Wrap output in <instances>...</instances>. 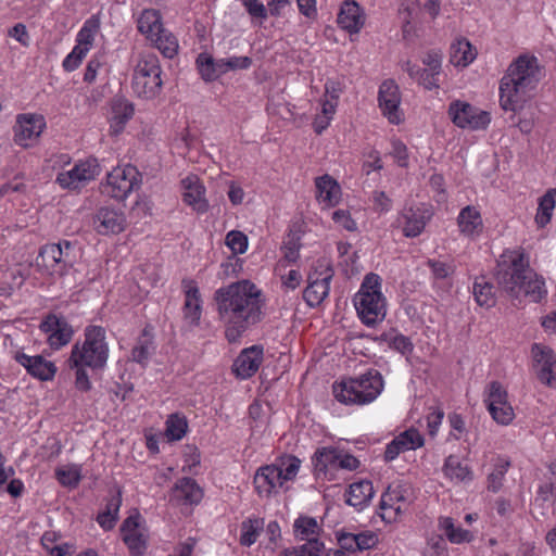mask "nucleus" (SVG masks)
<instances>
[{
	"mask_svg": "<svg viewBox=\"0 0 556 556\" xmlns=\"http://www.w3.org/2000/svg\"><path fill=\"white\" fill-rule=\"evenodd\" d=\"M214 300L218 318L225 325L229 343L239 342L242 336L264 317L262 291L251 281L241 280L215 291Z\"/></svg>",
	"mask_w": 556,
	"mask_h": 556,
	"instance_id": "f257e3e1",
	"label": "nucleus"
},
{
	"mask_svg": "<svg viewBox=\"0 0 556 556\" xmlns=\"http://www.w3.org/2000/svg\"><path fill=\"white\" fill-rule=\"evenodd\" d=\"M539 66L534 56H519L509 65L500 84V104L505 111L517 112L539 83Z\"/></svg>",
	"mask_w": 556,
	"mask_h": 556,
	"instance_id": "f03ea898",
	"label": "nucleus"
},
{
	"mask_svg": "<svg viewBox=\"0 0 556 556\" xmlns=\"http://www.w3.org/2000/svg\"><path fill=\"white\" fill-rule=\"evenodd\" d=\"M383 379L376 369H369L357 378L342 380L333 386L334 397L344 404H367L382 391Z\"/></svg>",
	"mask_w": 556,
	"mask_h": 556,
	"instance_id": "7ed1b4c3",
	"label": "nucleus"
},
{
	"mask_svg": "<svg viewBox=\"0 0 556 556\" xmlns=\"http://www.w3.org/2000/svg\"><path fill=\"white\" fill-rule=\"evenodd\" d=\"M494 277L502 290L518 298L523 279L532 277V268L523 252L505 251L497 261Z\"/></svg>",
	"mask_w": 556,
	"mask_h": 556,
	"instance_id": "20e7f679",
	"label": "nucleus"
},
{
	"mask_svg": "<svg viewBox=\"0 0 556 556\" xmlns=\"http://www.w3.org/2000/svg\"><path fill=\"white\" fill-rule=\"evenodd\" d=\"M109 357V346L105 342V329L101 326H89L85 330V341L80 346L76 343L70 356L72 367L79 365L92 369H102Z\"/></svg>",
	"mask_w": 556,
	"mask_h": 556,
	"instance_id": "39448f33",
	"label": "nucleus"
},
{
	"mask_svg": "<svg viewBox=\"0 0 556 556\" xmlns=\"http://www.w3.org/2000/svg\"><path fill=\"white\" fill-rule=\"evenodd\" d=\"M380 286V277L370 273L365 276L359 291L354 296L357 314L367 326L376 325L386 316V300Z\"/></svg>",
	"mask_w": 556,
	"mask_h": 556,
	"instance_id": "423d86ee",
	"label": "nucleus"
},
{
	"mask_svg": "<svg viewBox=\"0 0 556 556\" xmlns=\"http://www.w3.org/2000/svg\"><path fill=\"white\" fill-rule=\"evenodd\" d=\"M162 68L156 54L143 52L135 66L131 87L134 92L142 99L156 98L163 86Z\"/></svg>",
	"mask_w": 556,
	"mask_h": 556,
	"instance_id": "0eeeda50",
	"label": "nucleus"
},
{
	"mask_svg": "<svg viewBox=\"0 0 556 556\" xmlns=\"http://www.w3.org/2000/svg\"><path fill=\"white\" fill-rule=\"evenodd\" d=\"M333 269L325 258L318 260L313 273L308 274V285L303 291V299L311 307L318 306L328 295Z\"/></svg>",
	"mask_w": 556,
	"mask_h": 556,
	"instance_id": "6e6552de",
	"label": "nucleus"
},
{
	"mask_svg": "<svg viewBox=\"0 0 556 556\" xmlns=\"http://www.w3.org/2000/svg\"><path fill=\"white\" fill-rule=\"evenodd\" d=\"M72 249L73 244L68 240L46 244L40 249L36 264L49 275H62L65 268L72 265Z\"/></svg>",
	"mask_w": 556,
	"mask_h": 556,
	"instance_id": "1a4fd4ad",
	"label": "nucleus"
},
{
	"mask_svg": "<svg viewBox=\"0 0 556 556\" xmlns=\"http://www.w3.org/2000/svg\"><path fill=\"white\" fill-rule=\"evenodd\" d=\"M447 113L453 124L459 128L484 129L491 122L488 112L460 100L451 102Z\"/></svg>",
	"mask_w": 556,
	"mask_h": 556,
	"instance_id": "9d476101",
	"label": "nucleus"
},
{
	"mask_svg": "<svg viewBox=\"0 0 556 556\" xmlns=\"http://www.w3.org/2000/svg\"><path fill=\"white\" fill-rule=\"evenodd\" d=\"M138 170L134 166L113 169L106 177V184L102 187V193L116 200H124L136 187L139 186Z\"/></svg>",
	"mask_w": 556,
	"mask_h": 556,
	"instance_id": "9b49d317",
	"label": "nucleus"
},
{
	"mask_svg": "<svg viewBox=\"0 0 556 556\" xmlns=\"http://www.w3.org/2000/svg\"><path fill=\"white\" fill-rule=\"evenodd\" d=\"M100 174V167L97 160H87L76 164L72 169L60 173L56 182L64 189H80L87 182L96 179Z\"/></svg>",
	"mask_w": 556,
	"mask_h": 556,
	"instance_id": "f8f14e48",
	"label": "nucleus"
},
{
	"mask_svg": "<svg viewBox=\"0 0 556 556\" xmlns=\"http://www.w3.org/2000/svg\"><path fill=\"white\" fill-rule=\"evenodd\" d=\"M40 330L49 333L48 342L50 346L58 350L66 345L73 337V328L63 316L49 314L41 321Z\"/></svg>",
	"mask_w": 556,
	"mask_h": 556,
	"instance_id": "ddd939ff",
	"label": "nucleus"
},
{
	"mask_svg": "<svg viewBox=\"0 0 556 556\" xmlns=\"http://www.w3.org/2000/svg\"><path fill=\"white\" fill-rule=\"evenodd\" d=\"M378 101L383 115L389 119L390 123H401L402 114L399 109L401 103V93L399 86L394 80L388 79L381 84L379 88Z\"/></svg>",
	"mask_w": 556,
	"mask_h": 556,
	"instance_id": "4468645a",
	"label": "nucleus"
},
{
	"mask_svg": "<svg viewBox=\"0 0 556 556\" xmlns=\"http://www.w3.org/2000/svg\"><path fill=\"white\" fill-rule=\"evenodd\" d=\"M538 379L549 387H556V356L548 348L534 344L532 348Z\"/></svg>",
	"mask_w": 556,
	"mask_h": 556,
	"instance_id": "2eb2a0df",
	"label": "nucleus"
},
{
	"mask_svg": "<svg viewBox=\"0 0 556 556\" xmlns=\"http://www.w3.org/2000/svg\"><path fill=\"white\" fill-rule=\"evenodd\" d=\"M46 122L42 115L21 114L14 127V140L22 147H27L28 140L37 139L42 132Z\"/></svg>",
	"mask_w": 556,
	"mask_h": 556,
	"instance_id": "dca6fc26",
	"label": "nucleus"
},
{
	"mask_svg": "<svg viewBox=\"0 0 556 556\" xmlns=\"http://www.w3.org/2000/svg\"><path fill=\"white\" fill-rule=\"evenodd\" d=\"M140 515L127 517L121 526L123 540L131 556H142L147 549V538L139 529Z\"/></svg>",
	"mask_w": 556,
	"mask_h": 556,
	"instance_id": "f3484780",
	"label": "nucleus"
},
{
	"mask_svg": "<svg viewBox=\"0 0 556 556\" xmlns=\"http://www.w3.org/2000/svg\"><path fill=\"white\" fill-rule=\"evenodd\" d=\"M263 352L262 345H253L244 349L232 365V370L237 377L242 379L252 377L262 364Z\"/></svg>",
	"mask_w": 556,
	"mask_h": 556,
	"instance_id": "a211bd4d",
	"label": "nucleus"
},
{
	"mask_svg": "<svg viewBox=\"0 0 556 556\" xmlns=\"http://www.w3.org/2000/svg\"><path fill=\"white\" fill-rule=\"evenodd\" d=\"M184 188V201L198 213L208 210V201L205 198V187L195 175H190L181 180Z\"/></svg>",
	"mask_w": 556,
	"mask_h": 556,
	"instance_id": "6ab92c4d",
	"label": "nucleus"
},
{
	"mask_svg": "<svg viewBox=\"0 0 556 556\" xmlns=\"http://www.w3.org/2000/svg\"><path fill=\"white\" fill-rule=\"evenodd\" d=\"M14 358L29 375L40 380H50L55 375V365L45 359L41 355L28 356L23 352H16Z\"/></svg>",
	"mask_w": 556,
	"mask_h": 556,
	"instance_id": "aec40b11",
	"label": "nucleus"
},
{
	"mask_svg": "<svg viewBox=\"0 0 556 556\" xmlns=\"http://www.w3.org/2000/svg\"><path fill=\"white\" fill-rule=\"evenodd\" d=\"M93 226L100 235L119 233L125 229L126 218L122 212L101 207L93 216Z\"/></svg>",
	"mask_w": 556,
	"mask_h": 556,
	"instance_id": "412c9836",
	"label": "nucleus"
},
{
	"mask_svg": "<svg viewBox=\"0 0 556 556\" xmlns=\"http://www.w3.org/2000/svg\"><path fill=\"white\" fill-rule=\"evenodd\" d=\"M185 290L184 317L191 325H198L202 314V300L197 282L191 279H184Z\"/></svg>",
	"mask_w": 556,
	"mask_h": 556,
	"instance_id": "4be33fe9",
	"label": "nucleus"
},
{
	"mask_svg": "<svg viewBox=\"0 0 556 556\" xmlns=\"http://www.w3.org/2000/svg\"><path fill=\"white\" fill-rule=\"evenodd\" d=\"M281 467L267 465L261 467L254 476V485L262 496H269L277 488L282 486Z\"/></svg>",
	"mask_w": 556,
	"mask_h": 556,
	"instance_id": "5701e85b",
	"label": "nucleus"
},
{
	"mask_svg": "<svg viewBox=\"0 0 556 556\" xmlns=\"http://www.w3.org/2000/svg\"><path fill=\"white\" fill-rule=\"evenodd\" d=\"M365 23L361 7L354 0H345L338 14V24L350 34H356Z\"/></svg>",
	"mask_w": 556,
	"mask_h": 556,
	"instance_id": "b1692460",
	"label": "nucleus"
},
{
	"mask_svg": "<svg viewBox=\"0 0 556 556\" xmlns=\"http://www.w3.org/2000/svg\"><path fill=\"white\" fill-rule=\"evenodd\" d=\"M111 131L118 135L125 128L127 122L132 117L135 108L131 102L123 98H116L111 104Z\"/></svg>",
	"mask_w": 556,
	"mask_h": 556,
	"instance_id": "393cba45",
	"label": "nucleus"
},
{
	"mask_svg": "<svg viewBox=\"0 0 556 556\" xmlns=\"http://www.w3.org/2000/svg\"><path fill=\"white\" fill-rule=\"evenodd\" d=\"M457 223L460 231L466 236L479 235L483 228L480 212L471 205H467L460 211Z\"/></svg>",
	"mask_w": 556,
	"mask_h": 556,
	"instance_id": "a878e982",
	"label": "nucleus"
},
{
	"mask_svg": "<svg viewBox=\"0 0 556 556\" xmlns=\"http://www.w3.org/2000/svg\"><path fill=\"white\" fill-rule=\"evenodd\" d=\"M372 483L368 480L354 482L349 486L345 503L353 507L362 508L367 505L374 496Z\"/></svg>",
	"mask_w": 556,
	"mask_h": 556,
	"instance_id": "bb28decb",
	"label": "nucleus"
},
{
	"mask_svg": "<svg viewBox=\"0 0 556 556\" xmlns=\"http://www.w3.org/2000/svg\"><path fill=\"white\" fill-rule=\"evenodd\" d=\"M316 188L318 191V198L330 206L338 204L341 188L339 184L329 175H324L316 178Z\"/></svg>",
	"mask_w": 556,
	"mask_h": 556,
	"instance_id": "cd10ccee",
	"label": "nucleus"
},
{
	"mask_svg": "<svg viewBox=\"0 0 556 556\" xmlns=\"http://www.w3.org/2000/svg\"><path fill=\"white\" fill-rule=\"evenodd\" d=\"M162 17L159 11L149 9L144 10L138 20V29L150 40L154 39L156 34L163 29Z\"/></svg>",
	"mask_w": 556,
	"mask_h": 556,
	"instance_id": "c85d7f7f",
	"label": "nucleus"
},
{
	"mask_svg": "<svg viewBox=\"0 0 556 556\" xmlns=\"http://www.w3.org/2000/svg\"><path fill=\"white\" fill-rule=\"evenodd\" d=\"M320 530L317 520L308 516H300L293 525L294 535L301 541L318 540L317 536Z\"/></svg>",
	"mask_w": 556,
	"mask_h": 556,
	"instance_id": "c756f323",
	"label": "nucleus"
},
{
	"mask_svg": "<svg viewBox=\"0 0 556 556\" xmlns=\"http://www.w3.org/2000/svg\"><path fill=\"white\" fill-rule=\"evenodd\" d=\"M174 491L188 504H198L203 497L202 489L192 478H182L179 480Z\"/></svg>",
	"mask_w": 556,
	"mask_h": 556,
	"instance_id": "7c9ffc66",
	"label": "nucleus"
},
{
	"mask_svg": "<svg viewBox=\"0 0 556 556\" xmlns=\"http://www.w3.org/2000/svg\"><path fill=\"white\" fill-rule=\"evenodd\" d=\"M476 58L475 49L467 39H459L451 47V62L456 66H467Z\"/></svg>",
	"mask_w": 556,
	"mask_h": 556,
	"instance_id": "2f4dec72",
	"label": "nucleus"
},
{
	"mask_svg": "<svg viewBox=\"0 0 556 556\" xmlns=\"http://www.w3.org/2000/svg\"><path fill=\"white\" fill-rule=\"evenodd\" d=\"M472 293L479 306L490 308L495 305L493 285L485 281L484 277L476 278Z\"/></svg>",
	"mask_w": 556,
	"mask_h": 556,
	"instance_id": "473e14b6",
	"label": "nucleus"
},
{
	"mask_svg": "<svg viewBox=\"0 0 556 556\" xmlns=\"http://www.w3.org/2000/svg\"><path fill=\"white\" fill-rule=\"evenodd\" d=\"M439 527L451 543L459 544L470 542L472 539L471 532L464 530L460 527H455L451 517L440 518Z\"/></svg>",
	"mask_w": 556,
	"mask_h": 556,
	"instance_id": "72a5a7b5",
	"label": "nucleus"
},
{
	"mask_svg": "<svg viewBox=\"0 0 556 556\" xmlns=\"http://www.w3.org/2000/svg\"><path fill=\"white\" fill-rule=\"evenodd\" d=\"M340 451L334 447H323L315 452L313 462L317 471L326 472L329 466L338 467Z\"/></svg>",
	"mask_w": 556,
	"mask_h": 556,
	"instance_id": "f704fd0d",
	"label": "nucleus"
},
{
	"mask_svg": "<svg viewBox=\"0 0 556 556\" xmlns=\"http://www.w3.org/2000/svg\"><path fill=\"white\" fill-rule=\"evenodd\" d=\"M530 298L532 302H539L545 294L544 290V281L538 277V275L532 270V277L530 279H523L522 285H520V295Z\"/></svg>",
	"mask_w": 556,
	"mask_h": 556,
	"instance_id": "c9c22d12",
	"label": "nucleus"
},
{
	"mask_svg": "<svg viewBox=\"0 0 556 556\" xmlns=\"http://www.w3.org/2000/svg\"><path fill=\"white\" fill-rule=\"evenodd\" d=\"M325 545L319 540H309L304 544L291 548H285L279 556H320Z\"/></svg>",
	"mask_w": 556,
	"mask_h": 556,
	"instance_id": "e433bc0d",
	"label": "nucleus"
},
{
	"mask_svg": "<svg viewBox=\"0 0 556 556\" xmlns=\"http://www.w3.org/2000/svg\"><path fill=\"white\" fill-rule=\"evenodd\" d=\"M443 471L445 476L451 479H456L458 481H465L466 479H471V471L467 466H464L457 456L450 455L444 463Z\"/></svg>",
	"mask_w": 556,
	"mask_h": 556,
	"instance_id": "4c0bfd02",
	"label": "nucleus"
},
{
	"mask_svg": "<svg viewBox=\"0 0 556 556\" xmlns=\"http://www.w3.org/2000/svg\"><path fill=\"white\" fill-rule=\"evenodd\" d=\"M152 41L166 58H174L178 51V42L176 38L165 28L162 29V33L156 34Z\"/></svg>",
	"mask_w": 556,
	"mask_h": 556,
	"instance_id": "58836bf2",
	"label": "nucleus"
},
{
	"mask_svg": "<svg viewBox=\"0 0 556 556\" xmlns=\"http://www.w3.org/2000/svg\"><path fill=\"white\" fill-rule=\"evenodd\" d=\"M553 192H556V189L547 191L540 199L538 213L535 215V222L540 227H544L551 220L552 212L555 207Z\"/></svg>",
	"mask_w": 556,
	"mask_h": 556,
	"instance_id": "ea45409f",
	"label": "nucleus"
},
{
	"mask_svg": "<svg viewBox=\"0 0 556 556\" xmlns=\"http://www.w3.org/2000/svg\"><path fill=\"white\" fill-rule=\"evenodd\" d=\"M99 27H100V22H99L98 17L92 16L89 20H87L85 25L83 26V28L79 30V33L77 35V45L76 46L85 47L89 51V49L93 42L94 35L99 30Z\"/></svg>",
	"mask_w": 556,
	"mask_h": 556,
	"instance_id": "a19ab883",
	"label": "nucleus"
},
{
	"mask_svg": "<svg viewBox=\"0 0 556 556\" xmlns=\"http://www.w3.org/2000/svg\"><path fill=\"white\" fill-rule=\"evenodd\" d=\"M405 218L406 223L403 229L404 235L410 238L420 235L426 226L425 216L417 214L413 210H409L408 213L405 215Z\"/></svg>",
	"mask_w": 556,
	"mask_h": 556,
	"instance_id": "79ce46f5",
	"label": "nucleus"
},
{
	"mask_svg": "<svg viewBox=\"0 0 556 556\" xmlns=\"http://www.w3.org/2000/svg\"><path fill=\"white\" fill-rule=\"evenodd\" d=\"M188 424L186 418L173 414L166 421V434L170 440H180L187 431Z\"/></svg>",
	"mask_w": 556,
	"mask_h": 556,
	"instance_id": "37998d69",
	"label": "nucleus"
},
{
	"mask_svg": "<svg viewBox=\"0 0 556 556\" xmlns=\"http://www.w3.org/2000/svg\"><path fill=\"white\" fill-rule=\"evenodd\" d=\"M300 238L295 233H289L283 241L282 251L283 258L288 263H294L300 256Z\"/></svg>",
	"mask_w": 556,
	"mask_h": 556,
	"instance_id": "c03bdc74",
	"label": "nucleus"
},
{
	"mask_svg": "<svg viewBox=\"0 0 556 556\" xmlns=\"http://www.w3.org/2000/svg\"><path fill=\"white\" fill-rule=\"evenodd\" d=\"M226 245L235 254H242L248 249V237L242 231L231 230L226 236Z\"/></svg>",
	"mask_w": 556,
	"mask_h": 556,
	"instance_id": "a18cd8bd",
	"label": "nucleus"
},
{
	"mask_svg": "<svg viewBox=\"0 0 556 556\" xmlns=\"http://www.w3.org/2000/svg\"><path fill=\"white\" fill-rule=\"evenodd\" d=\"M492 418L501 425H508L515 417L511 405L507 402L489 408Z\"/></svg>",
	"mask_w": 556,
	"mask_h": 556,
	"instance_id": "49530a36",
	"label": "nucleus"
},
{
	"mask_svg": "<svg viewBox=\"0 0 556 556\" xmlns=\"http://www.w3.org/2000/svg\"><path fill=\"white\" fill-rule=\"evenodd\" d=\"M260 520H248L242 522V533L240 536V543L243 546H251L256 542L258 535Z\"/></svg>",
	"mask_w": 556,
	"mask_h": 556,
	"instance_id": "de8ad7c7",
	"label": "nucleus"
},
{
	"mask_svg": "<svg viewBox=\"0 0 556 556\" xmlns=\"http://www.w3.org/2000/svg\"><path fill=\"white\" fill-rule=\"evenodd\" d=\"M488 408L507 403V392L498 381H492L489 386V395L485 400Z\"/></svg>",
	"mask_w": 556,
	"mask_h": 556,
	"instance_id": "09e8293b",
	"label": "nucleus"
},
{
	"mask_svg": "<svg viewBox=\"0 0 556 556\" xmlns=\"http://www.w3.org/2000/svg\"><path fill=\"white\" fill-rule=\"evenodd\" d=\"M58 481L68 488H75L80 481V473L77 468H59L55 471Z\"/></svg>",
	"mask_w": 556,
	"mask_h": 556,
	"instance_id": "8fccbe9b",
	"label": "nucleus"
},
{
	"mask_svg": "<svg viewBox=\"0 0 556 556\" xmlns=\"http://www.w3.org/2000/svg\"><path fill=\"white\" fill-rule=\"evenodd\" d=\"M200 74L206 81H213L217 78L216 67L214 66V59L201 54L197 60Z\"/></svg>",
	"mask_w": 556,
	"mask_h": 556,
	"instance_id": "3c124183",
	"label": "nucleus"
},
{
	"mask_svg": "<svg viewBox=\"0 0 556 556\" xmlns=\"http://www.w3.org/2000/svg\"><path fill=\"white\" fill-rule=\"evenodd\" d=\"M403 501L404 496L402 495L401 491L397 489H391V486H389L381 496L380 509L382 513H389L393 508L394 504Z\"/></svg>",
	"mask_w": 556,
	"mask_h": 556,
	"instance_id": "603ef678",
	"label": "nucleus"
},
{
	"mask_svg": "<svg viewBox=\"0 0 556 556\" xmlns=\"http://www.w3.org/2000/svg\"><path fill=\"white\" fill-rule=\"evenodd\" d=\"M400 440L405 443L407 451L421 447L425 443L422 435L418 430L410 428L399 434Z\"/></svg>",
	"mask_w": 556,
	"mask_h": 556,
	"instance_id": "864d4df0",
	"label": "nucleus"
},
{
	"mask_svg": "<svg viewBox=\"0 0 556 556\" xmlns=\"http://www.w3.org/2000/svg\"><path fill=\"white\" fill-rule=\"evenodd\" d=\"M88 50L81 46H75L73 51L64 59L63 67L67 72H72L76 70L84 56L87 54Z\"/></svg>",
	"mask_w": 556,
	"mask_h": 556,
	"instance_id": "5fc2aeb1",
	"label": "nucleus"
},
{
	"mask_svg": "<svg viewBox=\"0 0 556 556\" xmlns=\"http://www.w3.org/2000/svg\"><path fill=\"white\" fill-rule=\"evenodd\" d=\"M427 264L437 279L447 278L455 271L454 265L441 261L428 260Z\"/></svg>",
	"mask_w": 556,
	"mask_h": 556,
	"instance_id": "6e6d98bb",
	"label": "nucleus"
},
{
	"mask_svg": "<svg viewBox=\"0 0 556 556\" xmlns=\"http://www.w3.org/2000/svg\"><path fill=\"white\" fill-rule=\"evenodd\" d=\"M378 543V536L371 531H365L356 534L355 546L357 552L370 549Z\"/></svg>",
	"mask_w": 556,
	"mask_h": 556,
	"instance_id": "4d7b16f0",
	"label": "nucleus"
},
{
	"mask_svg": "<svg viewBox=\"0 0 556 556\" xmlns=\"http://www.w3.org/2000/svg\"><path fill=\"white\" fill-rule=\"evenodd\" d=\"M552 497L556 500V482L548 481L541 484L538 489L534 504L541 502L542 504L548 502Z\"/></svg>",
	"mask_w": 556,
	"mask_h": 556,
	"instance_id": "13d9d810",
	"label": "nucleus"
},
{
	"mask_svg": "<svg viewBox=\"0 0 556 556\" xmlns=\"http://www.w3.org/2000/svg\"><path fill=\"white\" fill-rule=\"evenodd\" d=\"M247 12L252 16L261 20L267 18V9L260 0H241Z\"/></svg>",
	"mask_w": 556,
	"mask_h": 556,
	"instance_id": "bf43d9fd",
	"label": "nucleus"
},
{
	"mask_svg": "<svg viewBox=\"0 0 556 556\" xmlns=\"http://www.w3.org/2000/svg\"><path fill=\"white\" fill-rule=\"evenodd\" d=\"M390 346L401 354L412 353L414 345L408 337L396 334L390 342Z\"/></svg>",
	"mask_w": 556,
	"mask_h": 556,
	"instance_id": "052dcab7",
	"label": "nucleus"
},
{
	"mask_svg": "<svg viewBox=\"0 0 556 556\" xmlns=\"http://www.w3.org/2000/svg\"><path fill=\"white\" fill-rule=\"evenodd\" d=\"M405 443H403L399 435L395 437L388 445H387V448H386V452H384V460L386 462H391L393 459H395L400 453L404 452V451H407L406 447H405Z\"/></svg>",
	"mask_w": 556,
	"mask_h": 556,
	"instance_id": "680f3d73",
	"label": "nucleus"
},
{
	"mask_svg": "<svg viewBox=\"0 0 556 556\" xmlns=\"http://www.w3.org/2000/svg\"><path fill=\"white\" fill-rule=\"evenodd\" d=\"M391 153L401 167L407 166V160H408L407 148L402 141L395 140L392 142V152Z\"/></svg>",
	"mask_w": 556,
	"mask_h": 556,
	"instance_id": "e2e57ef3",
	"label": "nucleus"
},
{
	"mask_svg": "<svg viewBox=\"0 0 556 556\" xmlns=\"http://www.w3.org/2000/svg\"><path fill=\"white\" fill-rule=\"evenodd\" d=\"M332 219L349 231L356 230V223L351 218V215L348 211L338 210L333 212Z\"/></svg>",
	"mask_w": 556,
	"mask_h": 556,
	"instance_id": "0e129e2a",
	"label": "nucleus"
},
{
	"mask_svg": "<svg viewBox=\"0 0 556 556\" xmlns=\"http://www.w3.org/2000/svg\"><path fill=\"white\" fill-rule=\"evenodd\" d=\"M285 465L286 467L281 468L282 483L285 481L292 480L293 478H295L300 468V460L296 457H289L288 462Z\"/></svg>",
	"mask_w": 556,
	"mask_h": 556,
	"instance_id": "69168bd1",
	"label": "nucleus"
},
{
	"mask_svg": "<svg viewBox=\"0 0 556 556\" xmlns=\"http://www.w3.org/2000/svg\"><path fill=\"white\" fill-rule=\"evenodd\" d=\"M505 475L504 466L496 467L489 476H488V489L497 492L502 486V481Z\"/></svg>",
	"mask_w": 556,
	"mask_h": 556,
	"instance_id": "338daca9",
	"label": "nucleus"
},
{
	"mask_svg": "<svg viewBox=\"0 0 556 556\" xmlns=\"http://www.w3.org/2000/svg\"><path fill=\"white\" fill-rule=\"evenodd\" d=\"M442 54L438 51H429L422 59V63L428 66L427 70L440 74Z\"/></svg>",
	"mask_w": 556,
	"mask_h": 556,
	"instance_id": "774afa93",
	"label": "nucleus"
}]
</instances>
